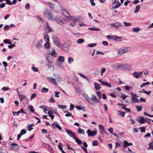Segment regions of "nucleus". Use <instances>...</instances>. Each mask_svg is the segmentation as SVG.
<instances>
[{"label":"nucleus","instance_id":"obj_55","mask_svg":"<svg viewBox=\"0 0 153 153\" xmlns=\"http://www.w3.org/2000/svg\"><path fill=\"white\" fill-rule=\"evenodd\" d=\"M79 74L81 76L86 79L88 81V79L87 77L86 76L83 75L81 73Z\"/></svg>","mask_w":153,"mask_h":153},{"label":"nucleus","instance_id":"obj_12","mask_svg":"<svg viewBox=\"0 0 153 153\" xmlns=\"http://www.w3.org/2000/svg\"><path fill=\"white\" fill-rule=\"evenodd\" d=\"M110 25L113 26L116 28H118L119 27L123 26V25L121 23L117 22H116L114 23L111 24Z\"/></svg>","mask_w":153,"mask_h":153},{"label":"nucleus","instance_id":"obj_45","mask_svg":"<svg viewBox=\"0 0 153 153\" xmlns=\"http://www.w3.org/2000/svg\"><path fill=\"white\" fill-rule=\"evenodd\" d=\"M123 146L125 148H126L128 146V143L126 140L124 141L123 142Z\"/></svg>","mask_w":153,"mask_h":153},{"label":"nucleus","instance_id":"obj_51","mask_svg":"<svg viewBox=\"0 0 153 153\" xmlns=\"http://www.w3.org/2000/svg\"><path fill=\"white\" fill-rule=\"evenodd\" d=\"M3 42L4 43H7L8 44L10 45H11V44L10 41L8 39H4L3 41Z\"/></svg>","mask_w":153,"mask_h":153},{"label":"nucleus","instance_id":"obj_5","mask_svg":"<svg viewBox=\"0 0 153 153\" xmlns=\"http://www.w3.org/2000/svg\"><path fill=\"white\" fill-rule=\"evenodd\" d=\"M120 69L122 70H128L131 68V67L128 64H121L118 66Z\"/></svg>","mask_w":153,"mask_h":153},{"label":"nucleus","instance_id":"obj_17","mask_svg":"<svg viewBox=\"0 0 153 153\" xmlns=\"http://www.w3.org/2000/svg\"><path fill=\"white\" fill-rule=\"evenodd\" d=\"M143 73V71L140 72H134V77L137 79L139 78L142 76Z\"/></svg>","mask_w":153,"mask_h":153},{"label":"nucleus","instance_id":"obj_28","mask_svg":"<svg viewBox=\"0 0 153 153\" xmlns=\"http://www.w3.org/2000/svg\"><path fill=\"white\" fill-rule=\"evenodd\" d=\"M145 120L143 117H141L138 120V122L141 124H143L145 122Z\"/></svg>","mask_w":153,"mask_h":153},{"label":"nucleus","instance_id":"obj_21","mask_svg":"<svg viewBox=\"0 0 153 153\" xmlns=\"http://www.w3.org/2000/svg\"><path fill=\"white\" fill-rule=\"evenodd\" d=\"M55 65L56 66L59 68H62V63L60 62L59 61H57L55 63Z\"/></svg>","mask_w":153,"mask_h":153},{"label":"nucleus","instance_id":"obj_61","mask_svg":"<svg viewBox=\"0 0 153 153\" xmlns=\"http://www.w3.org/2000/svg\"><path fill=\"white\" fill-rule=\"evenodd\" d=\"M97 45L96 43H91L89 44L88 45V46L90 47H95Z\"/></svg>","mask_w":153,"mask_h":153},{"label":"nucleus","instance_id":"obj_19","mask_svg":"<svg viewBox=\"0 0 153 153\" xmlns=\"http://www.w3.org/2000/svg\"><path fill=\"white\" fill-rule=\"evenodd\" d=\"M112 39L117 41H121L122 40L121 37L117 36L115 35L112 36Z\"/></svg>","mask_w":153,"mask_h":153},{"label":"nucleus","instance_id":"obj_43","mask_svg":"<svg viewBox=\"0 0 153 153\" xmlns=\"http://www.w3.org/2000/svg\"><path fill=\"white\" fill-rule=\"evenodd\" d=\"M62 144L61 143H59L58 145V147L61 152L63 151L62 148Z\"/></svg>","mask_w":153,"mask_h":153},{"label":"nucleus","instance_id":"obj_9","mask_svg":"<svg viewBox=\"0 0 153 153\" xmlns=\"http://www.w3.org/2000/svg\"><path fill=\"white\" fill-rule=\"evenodd\" d=\"M47 4L49 6L50 8L52 11L55 12H57L56 7L54 4L50 2H48Z\"/></svg>","mask_w":153,"mask_h":153},{"label":"nucleus","instance_id":"obj_3","mask_svg":"<svg viewBox=\"0 0 153 153\" xmlns=\"http://www.w3.org/2000/svg\"><path fill=\"white\" fill-rule=\"evenodd\" d=\"M131 50V48L129 47H124L121 48L118 50L117 51L118 52V55L120 56L125 53H127L129 51Z\"/></svg>","mask_w":153,"mask_h":153},{"label":"nucleus","instance_id":"obj_30","mask_svg":"<svg viewBox=\"0 0 153 153\" xmlns=\"http://www.w3.org/2000/svg\"><path fill=\"white\" fill-rule=\"evenodd\" d=\"M78 131L79 134H82V135H84L85 134L84 130L80 128H78Z\"/></svg>","mask_w":153,"mask_h":153},{"label":"nucleus","instance_id":"obj_49","mask_svg":"<svg viewBox=\"0 0 153 153\" xmlns=\"http://www.w3.org/2000/svg\"><path fill=\"white\" fill-rule=\"evenodd\" d=\"M52 50V51L51 53V54H50L52 56H55L56 54H57L56 53L55 49H53Z\"/></svg>","mask_w":153,"mask_h":153},{"label":"nucleus","instance_id":"obj_34","mask_svg":"<svg viewBox=\"0 0 153 153\" xmlns=\"http://www.w3.org/2000/svg\"><path fill=\"white\" fill-rule=\"evenodd\" d=\"M149 147L148 148V150H153V144L152 143H150L149 144Z\"/></svg>","mask_w":153,"mask_h":153},{"label":"nucleus","instance_id":"obj_24","mask_svg":"<svg viewBox=\"0 0 153 153\" xmlns=\"http://www.w3.org/2000/svg\"><path fill=\"white\" fill-rule=\"evenodd\" d=\"M74 88L76 91V93L79 95L81 92V90H80V88L78 87L74 86Z\"/></svg>","mask_w":153,"mask_h":153},{"label":"nucleus","instance_id":"obj_35","mask_svg":"<svg viewBox=\"0 0 153 153\" xmlns=\"http://www.w3.org/2000/svg\"><path fill=\"white\" fill-rule=\"evenodd\" d=\"M41 90L42 92L46 93L48 91V89L45 87H43L41 88Z\"/></svg>","mask_w":153,"mask_h":153},{"label":"nucleus","instance_id":"obj_20","mask_svg":"<svg viewBox=\"0 0 153 153\" xmlns=\"http://www.w3.org/2000/svg\"><path fill=\"white\" fill-rule=\"evenodd\" d=\"M52 125L54 128H57L59 130H61L62 129L61 127L59 126V124L56 123H52Z\"/></svg>","mask_w":153,"mask_h":153},{"label":"nucleus","instance_id":"obj_4","mask_svg":"<svg viewBox=\"0 0 153 153\" xmlns=\"http://www.w3.org/2000/svg\"><path fill=\"white\" fill-rule=\"evenodd\" d=\"M55 20L56 22L59 24L62 25L65 23V20L62 16H55Z\"/></svg>","mask_w":153,"mask_h":153},{"label":"nucleus","instance_id":"obj_16","mask_svg":"<svg viewBox=\"0 0 153 153\" xmlns=\"http://www.w3.org/2000/svg\"><path fill=\"white\" fill-rule=\"evenodd\" d=\"M68 45L66 43H64L62 44H60V46H59V47H62V49H63L64 51H67L68 50Z\"/></svg>","mask_w":153,"mask_h":153},{"label":"nucleus","instance_id":"obj_14","mask_svg":"<svg viewBox=\"0 0 153 153\" xmlns=\"http://www.w3.org/2000/svg\"><path fill=\"white\" fill-rule=\"evenodd\" d=\"M65 130L67 132V134L71 137L74 139L76 137L75 134L70 130H68V129H65Z\"/></svg>","mask_w":153,"mask_h":153},{"label":"nucleus","instance_id":"obj_27","mask_svg":"<svg viewBox=\"0 0 153 153\" xmlns=\"http://www.w3.org/2000/svg\"><path fill=\"white\" fill-rule=\"evenodd\" d=\"M57 61L62 63L65 61V58L63 56H59L58 57V60Z\"/></svg>","mask_w":153,"mask_h":153},{"label":"nucleus","instance_id":"obj_11","mask_svg":"<svg viewBox=\"0 0 153 153\" xmlns=\"http://www.w3.org/2000/svg\"><path fill=\"white\" fill-rule=\"evenodd\" d=\"M113 1L112 4H114L116 3L117 4H116L113 7L114 9H116L118 8L121 5L120 3L119 2V0H112Z\"/></svg>","mask_w":153,"mask_h":153},{"label":"nucleus","instance_id":"obj_31","mask_svg":"<svg viewBox=\"0 0 153 153\" xmlns=\"http://www.w3.org/2000/svg\"><path fill=\"white\" fill-rule=\"evenodd\" d=\"M75 140L76 142L79 145H81L82 143V141L76 137L74 139Z\"/></svg>","mask_w":153,"mask_h":153},{"label":"nucleus","instance_id":"obj_62","mask_svg":"<svg viewBox=\"0 0 153 153\" xmlns=\"http://www.w3.org/2000/svg\"><path fill=\"white\" fill-rule=\"evenodd\" d=\"M150 84L149 82H146L143 83L142 84H141L140 86V88H142L143 86H145L146 85H149Z\"/></svg>","mask_w":153,"mask_h":153},{"label":"nucleus","instance_id":"obj_25","mask_svg":"<svg viewBox=\"0 0 153 153\" xmlns=\"http://www.w3.org/2000/svg\"><path fill=\"white\" fill-rule=\"evenodd\" d=\"M99 128L100 132L101 134H102L104 131V128L103 126L101 124L99 125Z\"/></svg>","mask_w":153,"mask_h":153},{"label":"nucleus","instance_id":"obj_52","mask_svg":"<svg viewBox=\"0 0 153 153\" xmlns=\"http://www.w3.org/2000/svg\"><path fill=\"white\" fill-rule=\"evenodd\" d=\"M88 29L91 30H95V31H100V29L99 28H95L94 27H89L88 28Z\"/></svg>","mask_w":153,"mask_h":153},{"label":"nucleus","instance_id":"obj_50","mask_svg":"<svg viewBox=\"0 0 153 153\" xmlns=\"http://www.w3.org/2000/svg\"><path fill=\"white\" fill-rule=\"evenodd\" d=\"M40 108L42 109L45 113H46V111H49L47 108H46L45 107H44V106L43 105L40 106Z\"/></svg>","mask_w":153,"mask_h":153},{"label":"nucleus","instance_id":"obj_15","mask_svg":"<svg viewBox=\"0 0 153 153\" xmlns=\"http://www.w3.org/2000/svg\"><path fill=\"white\" fill-rule=\"evenodd\" d=\"M47 80L51 83L55 85H57V83L56 82L54 78L48 76L47 77Z\"/></svg>","mask_w":153,"mask_h":153},{"label":"nucleus","instance_id":"obj_60","mask_svg":"<svg viewBox=\"0 0 153 153\" xmlns=\"http://www.w3.org/2000/svg\"><path fill=\"white\" fill-rule=\"evenodd\" d=\"M36 94L35 93H33V94H32L30 97V100H32L33 99L35 98L36 97Z\"/></svg>","mask_w":153,"mask_h":153},{"label":"nucleus","instance_id":"obj_18","mask_svg":"<svg viewBox=\"0 0 153 153\" xmlns=\"http://www.w3.org/2000/svg\"><path fill=\"white\" fill-rule=\"evenodd\" d=\"M98 81L101 82L102 84L104 86H106L109 88H111V85L108 82H105L104 81H103L99 79H98Z\"/></svg>","mask_w":153,"mask_h":153},{"label":"nucleus","instance_id":"obj_33","mask_svg":"<svg viewBox=\"0 0 153 153\" xmlns=\"http://www.w3.org/2000/svg\"><path fill=\"white\" fill-rule=\"evenodd\" d=\"M140 5L137 6L135 7L134 13H138L140 9Z\"/></svg>","mask_w":153,"mask_h":153},{"label":"nucleus","instance_id":"obj_7","mask_svg":"<svg viewBox=\"0 0 153 153\" xmlns=\"http://www.w3.org/2000/svg\"><path fill=\"white\" fill-rule=\"evenodd\" d=\"M52 39L54 44L56 45L59 47L60 46V42L58 37L55 36H53Z\"/></svg>","mask_w":153,"mask_h":153},{"label":"nucleus","instance_id":"obj_37","mask_svg":"<svg viewBox=\"0 0 153 153\" xmlns=\"http://www.w3.org/2000/svg\"><path fill=\"white\" fill-rule=\"evenodd\" d=\"M140 93H144L148 95H149L151 92V91H146L144 89H142V91H140Z\"/></svg>","mask_w":153,"mask_h":153},{"label":"nucleus","instance_id":"obj_47","mask_svg":"<svg viewBox=\"0 0 153 153\" xmlns=\"http://www.w3.org/2000/svg\"><path fill=\"white\" fill-rule=\"evenodd\" d=\"M28 108L31 112L33 113L34 112V110L33 108V107L32 105H29L28 107Z\"/></svg>","mask_w":153,"mask_h":153},{"label":"nucleus","instance_id":"obj_38","mask_svg":"<svg viewBox=\"0 0 153 153\" xmlns=\"http://www.w3.org/2000/svg\"><path fill=\"white\" fill-rule=\"evenodd\" d=\"M84 41V40L83 39H80L77 40V43L79 44H82L83 43Z\"/></svg>","mask_w":153,"mask_h":153},{"label":"nucleus","instance_id":"obj_10","mask_svg":"<svg viewBox=\"0 0 153 153\" xmlns=\"http://www.w3.org/2000/svg\"><path fill=\"white\" fill-rule=\"evenodd\" d=\"M44 29L45 31L47 33H49L52 31L51 28L50 27L47 22H46V24L44 26Z\"/></svg>","mask_w":153,"mask_h":153},{"label":"nucleus","instance_id":"obj_41","mask_svg":"<svg viewBox=\"0 0 153 153\" xmlns=\"http://www.w3.org/2000/svg\"><path fill=\"white\" fill-rule=\"evenodd\" d=\"M44 40L46 42H49V38L48 36V35H46L45 36Z\"/></svg>","mask_w":153,"mask_h":153},{"label":"nucleus","instance_id":"obj_44","mask_svg":"<svg viewBox=\"0 0 153 153\" xmlns=\"http://www.w3.org/2000/svg\"><path fill=\"white\" fill-rule=\"evenodd\" d=\"M62 10H63L64 11H65V12L68 14V15H69V16H68L67 17V18L68 19H70L71 20V19H72L73 18V17L69 15V14L67 12L65 9H61Z\"/></svg>","mask_w":153,"mask_h":153},{"label":"nucleus","instance_id":"obj_23","mask_svg":"<svg viewBox=\"0 0 153 153\" xmlns=\"http://www.w3.org/2000/svg\"><path fill=\"white\" fill-rule=\"evenodd\" d=\"M94 86L95 89L97 91H99L101 89V87L100 85L96 82H94Z\"/></svg>","mask_w":153,"mask_h":153},{"label":"nucleus","instance_id":"obj_8","mask_svg":"<svg viewBox=\"0 0 153 153\" xmlns=\"http://www.w3.org/2000/svg\"><path fill=\"white\" fill-rule=\"evenodd\" d=\"M53 76L55 77L54 79L56 82L59 83L62 81V78L61 76L58 74H54Z\"/></svg>","mask_w":153,"mask_h":153},{"label":"nucleus","instance_id":"obj_57","mask_svg":"<svg viewBox=\"0 0 153 153\" xmlns=\"http://www.w3.org/2000/svg\"><path fill=\"white\" fill-rule=\"evenodd\" d=\"M20 113H23L25 114V112L24 111L23 109L22 108L20 111L16 112L17 115H18Z\"/></svg>","mask_w":153,"mask_h":153},{"label":"nucleus","instance_id":"obj_54","mask_svg":"<svg viewBox=\"0 0 153 153\" xmlns=\"http://www.w3.org/2000/svg\"><path fill=\"white\" fill-rule=\"evenodd\" d=\"M75 107L77 108V109L79 110H81L82 111H84L85 109L84 108L80 106H76Z\"/></svg>","mask_w":153,"mask_h":153},{"label":"nucleus","instance_id":"obj_39","mask_svg":"<svg viewBox=\"0 0 153 153\" xmlns=\"http://www.w3.org/2000/svg\"><path fill=\"white\" fill-rule=\"evenodd\" d=\"M74 59L71 57H69L68 58V63L71 64L73 61H74Z\"/></svg>","mask_w":153,"mask_h":153},{"label":"nucleus","instance_id":"obj_32","mask_svg":"<svg viewBox=\"0 0 153 153\" xmlns=\"http://www.w3.org/2000/svg\"><path fill=\"white\" fill-rule=\"evenodd\" d=\"M125 114V113L124 112H121L120 111H117V114L119 115H120L122 117H124Z\"/></svg>","mask_w":153,"mask_h":153},{"label":"nucleus","instance_id":"obj_13","mask_svg":"<svg viewBox=\"0 0 153 153\" xmlns=\"http://www.w3.org/2000/svg\"><path fill=\"white\" fill-rule=\"evenodd\" d=\"M10 148L14 150H17L19 149V147L18 145L15 143L11 144Z\"/></svg>","mask_w":153,"mask_h":153},{"label":"nucleus","instance_id":"obj_53","mask_svg":"<svg viewBox=\"0 0 153 153\" xmlns=\"http://www.w3.org/2000/svg\"><path fill=\"white\" fill-rule=\"evenodd\" d=\"M53 62H48V64L46 65L49 68H51L52 66H53Z\"/></svg>","mask_w":153,"mask_h":153},{"label":"nucleus","instance_id":"obj_29","mask_svg":"<svg viewBox=\"0 0 153 153\" xmlns=\"http://www.w3.org/2000/svg\"><path fill=\"white\" fill-rule=\"evenodd\" d=\"M19 98L20 100V101L25 99L26 97L23 94H19Z\"/></svg>","mask_w":153,"mask_h":153},{"label":"nucleus","instance_id":"obj_42","mask_svg":"<svg viewBox=\"0 0 153 153\" xmlns=\"http://www.w3.org/2000/svg\"><path fill=\"white\" fill-rule=\"evenodd\" d=\"M96 93L97 94V96L100 98L101 99V92L99 91H96Z\"/></svg>","mask_w":153,"mask_h":153},{"label":"nucleus","instance_id":"obj_36","mask_svg":"<svg viewBox=\"0 0 153 153\" xmlns=\"http://www.w3.org/2000/svg\"><path fill=\"white\" fill-rule=\"evenodd\" d=\"M33 125L34 124L33 123L27 126V127L28 128V130L30 131L32 130L33 129V128L31 127L33 126Z\"/></svg>","mask_w":153,"mask_h":153},{"label":"nucleus","instance_id":"obj_1","mask_svg":"<svg viewBox=\"0 0 153 153\" xmlns=\"http://www.w3.org/2000/svg\"><path fill=\"white\" fill-rule=\"evenodd\" d=\"M82 95L85 99L92 105H94V104L93 100L97 103H98L99 102V100L94 94L91 95V98H90L85 93H83Z\"/></svg>","mask_w":153,"mask_h":153},{"label":"nucleus","instance_id":"obj_48","mask_svg":"<svg viewBox=\"0 0 153 153\" xmlns=\"http://www.w3.org/2000/svg\"><path fill=\"white\" fill-rule=\"evenodd\" d=\"M117 105L120 107L122 108L123 109H124L125 108H126L125 105L123 104L118 103L117 104Z\"/></svg>","mask_w":153,"mask_h":153},{"label":"nucleus","instance_id":"obj_26","mask_svg":"<svg viewBox=\"0 0 153 153\" xmlns=\"http://www.w3.org/2000/svg\"><path fill=\"white\" fill-rule=\"evenodd\" d=\"M35 46L36 48L39 49H41L42 47L41 44L39 42H36Z\"/></svg>","mask_w":153,"mask_h":153},{"label":"nucleus","instance_id":"obj_6","mask_svg":"<svg viewBox=\"0 0 153 153\" xmlns=\"http://www.w3.org/2000/svg\"><path fill=\"white\" fill-rule=\"evenodd\" d=\"M86 132L89 137H93L97 134V131L96 129H94V130L93 131H91L90 129H88L87 131Z\"/></svg>","mask_w":153,"mask_h":153},{"label":"nucleus","instance_id":"obj_2","mask_svg":"<svg viewBox=\"0 0 153 153\" xmlns=\"http://www.w3.org/2000/svg\"><path fill=\"white\" fill-rule=\"evenodd\" d=\"M44 15L48 20L53 21L55 20V18L53 15V13L49 10L46 9L44 11Z\"/></svg>","mask_w":153,"mask_h":153},{"label":"nucleus","instance_id":"obj_59","mask_svg":"<svg viewBox=\"0 0 153 153\" xmlns=\"http://www.w3.org/2000/svg\"><path fill=\"white\" fill-rule=\"evenodd\" d=\"M49 101L51 102L54 103L55 102V100L54 99L53 96V95L51 96V98L49 100Z\"/></svg>","mask_w":153,"mask_h":153},{"label":"nucleus","instance_id":"obj_22","mask_svg":"<svg viewBox=\"0 0 153 153\" xmlns=\"http://www.w3.org/2000/svg\"><path fill=\"white\" fill-rule=\"evenodd\" d=\"M46 58L48 62H54L53 58L52 57L48 56H46Z\"/></svg>","mask_w":153,"mask_h":153},{"label":"nucleus","instance_id":"obj_46","mask_svg":"<svg viewBox=\"0 0 153 153\" xmlns=\"http://www.w3.org/2000/svg\"><path fill=\"white\" fill-rule=\"evenodd\" d=\"M135 107L137 108V110L138 111H140L142 110V106H136Z\"/></svg>","mask_w":153,"mask_h":153},{"label":"nucleus","instance_id":"obj_63","mask_svg":"<svg viewBox=\"0 0 153 153\" xmlns=\"http://www.w3.org/2000/svg\"><path fill=\"white\" fill-rule=\"evenodd\" d=\"M1 90L3 91H6L10 90V88L8 87H3Z\"/></svg>","mask_w":153,"mask_h":153},{"label":"nucleus","instance_id":"obj_58","mask_svg":"<svg viewBox=\"0 0 153 153\" xmlns=\"http://www.w3.org/2000/svg\"><path fill=\"white\" fill-rule=\"evenodd\" d=\"M58 107L59 108H61L62 109H65L67 107L66 106L61 105H58Z\"/></svg>","mask_w":153,"mask_h":153},{"label":"nucleus","instance_id":"obj_40","mask_svg":"<svg viewBox=\"0 0 153 153\" xmlns=\"http://www.w3.org/2000/svg\"><path fill=\"white\" fill-rule=\"evenodd\" d=\"M50 43L49 42H47L46 43H45L44 46L45 48H48L50 47Z\"/></svg>","mask_w":153,"mask_h":153},{"label":"nucleus","instance_id":"obj_56","mask_svg":"<svg viewBox=\"0 0 153 153\" xmlns=\"http://www.w3.org/2000/svg\"><path fill=\"white\" fill-rule=\"evenodd\" d=\"M31 69L34 72H38V68L37 67L32 66Z\"/></svg>","mask_w":153,"mask_h":153},{"label":"nucleus","instance_id":"obj_64","mask_svg":"<svg viewBox=\"0 0 153 153\" xmlns=\"http://www.w3.org/2000/svg\"><path fill=\"white\" fill-rule=\"evenodd\" d=\"M98 142L96 140L93 141L92 142V145L94 146H97L98 145Z\"/></svg>","mask_w":153,"mask_h":153}]
</instances>
